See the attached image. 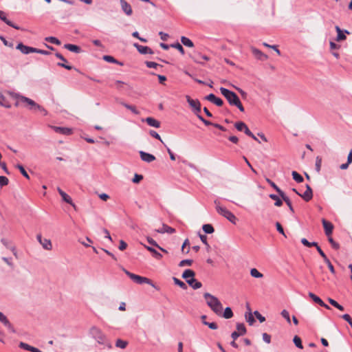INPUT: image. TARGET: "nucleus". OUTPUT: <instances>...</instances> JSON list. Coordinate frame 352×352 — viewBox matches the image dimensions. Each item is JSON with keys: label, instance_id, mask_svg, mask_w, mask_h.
I'll use <instances>...</instances> for the list:
<instances>
[{"label": "nucleus", "instance_id": "nucleus-24", "mask_svg": "<svg viewBox=\"0 0 352 352\" xmlns=\"http://www.w3.org/2000/svg\"><path fill=\"white\" fill-rule=\"evenodd\" d=\"M19 346L21 349H23L24 350H27V351H29L31 352H43L41 350H39L38 349L32 346L29 345L28 344L23 342H21L19 343Z\"/></svg>", "mask_w": 352, "mask_h": 352}, {"label": "nucleus", "instance_id": "nucleus-46", "mask_svg": "<svg viewBox=\"0 0 352 352\" xmlns=\"http://www.w3.org/2000/svg\"><path fill=\"white\" fill-rule=\"evenodd\" d=\"M128 342L126 341L118 339L116 341V346L121 349H125L127 346Z\"/></svg>", "mask_w": 352, "mask_h": 352}, {"label": "nucleus", "instance_id": "nucleus-9", "mask_svg": "<svg viewBox=\"0 0 352 352\" xmlns=\"http://www.w3.org/2000/svg\"><path fill=\"white\" fill-rule=\"evenodd\" d=\"M36 238L45 250H51L52 249V244L50 239H42L40 234L37 235Z\"/></svg>", "mask_w": 352, "mask_h": 352}, {"label": "nucleus", "instance_id": "nucleus-52", "mask_svg": "<svg viewBox=\"0 0 352 352\" xmlns=\"http://www.w3.org/2000/svg\"><path fill=\"white\" fill-rule=\"evenodd\" d=\"M170 47L179 50L182 54H184V50L182 45L181 44H179V43L172 44V45H170Z\"/></svg>", "mask_w": 352, "mask_h": 352}, {"label": "nucleus", "instance_id": "nucleus-17", "mask_svg": "<svg viewBox=\"0 0 352 352\" xmlns=\"http://www.w3.org/2000/svg\"><path fill=\"white\" fill-rule=\"evenodd\" d=\"M335 29L338 33V35H337V37H336V41L338 42H340V41H344L346 38L345 34H344L346 33L347 34H349V32L348 30H344V32L340 29V28L339 26H336L335 27Z\"/></svg>", "mask_w": 352, "mask_h": 352}, {"label": "nucleus", "instance_id": "nucleus-43", "mask_svg": "<svg viewBox=\"0 0 352 352\" xmlns=\"http://www.w3.org/2000/svg\"><path fill=\"white\" fill-rule=\"evenodd\" d=\"M266 181L272 188H274L276 190V191L278 193L279 195L284 192L274 184V182H273L270 179H266Z\"/></svg>", "mask_w": 352, "mask_h": 352}, {"label": "nucleus", "instance_id": "nucleus-35", "mask_svg": "<svg viewBox=\"0 0 352 352\" xmlns=\"http://www.w3.org/2000/svg\"><path fill=\"white\" fill-rule=\"evenodd\" d=\"M181 42L182 43L183 45L189 47H192L194 46L193 43L186 36L181 37Z\"/></svg>", "mask_w": 352, "mask_h": 352}, {"label": "nucleus", "instance_id": "nucleus-39", "mask_svg": "<svg viewBox=\"0 0 352 352\" xmlns=\"http://www.w3.org/2000/svg\"><path fill=\"white\" fill-rule=\"evenodd\" d=\"M293 179L298 183H301L303 182L304 179L303 177L298 173L296 171H292V173Z\"/></svg>", "mask_w": 352, "mask_h": 352}, {"label": "nucleus", "instance_id": "nucleus-58", "mask_svg": "<svg viewBox=\"0 0 352 352\" xmlns=\"http://www.w3.org/2000/svg\"><path fill=\"white\" fill-rule=\"evenodd\" d=\"M322 159L320 157H317L316 160V169L318 172L320 171L321 167Z\"/></svg>", "mask_w": 352, "mask_h": 352}, {"label": "nucleus", "instance_id": "nucleus-14", "mask_svg": "<svg viewBox=\"0 0 352 352\" xmlns=\"http://www.w3.org/2000/svg\"><path fill=\"white\" fill-rule=\"evenodd\" d=\"M51 128L58 133L63 134V135H71L72 133V129L67 127H60V126H52Z\"/></svg>", "mask_w": 352, "mask_h": 352}, {"label": "nucleus", "instance_id": "nucleus-41", "mask_svg": "<svg viewBox=\"0 0 352 352\" xmlns=\"http://www.w3.org/2000/svg\"><path fill=\"white\" fill-rule=\"evenodd\" d=\"M234 126L236 129L239 131H245V129L248 127L247 125L243 122H236Z\"/></svg>", "mask_w": 352, "mask_h": 352}, {"label": "nucleus", "instance_id": "nucleus-28", "mask_svg": "<svg viewBox=\"0 0 352 352\" xmlns=\"http://www.w3.org/2000/svg\"><path fill=\"white\" fill-rule=\"evenodd\" d=\"M146 122L151 126H153L155 128H159L160 126V122L158 120H155V118L151 117L147 118L146 119Z\"/></svg>", "mask_w": 352, "mask_h": 352}, {"label": "nucleus", "instance_id": "nucleus-48", "mask_svg": "<svg viewBox=\"0 0 352 352\" xmlns=\"http://www.w3.org/2000/svg\"><path fill=\"white\" fill-rule=\"evenodd\" d=\"M45 41H48V42H50L53 44H56V45H60V41L56 38V37H54V36H49V37H46L45 38Z\"/></svg>", "mask_w": 352, "mask_h": 352}, {"label": "nucleus", "instance_id": "nucleus-10", "mask_svg": "<svg viewBox=\"0 0 352 352\" xmlns=\"http://www.w3.org/2000/svg\"><path fill=\"white\" fill-rule=\"evenodd\" d=\"M305 201H310L313 197L312 189L309 185H306V190L302 194H298Z\"/></svg>", "mask_w": 352, "mask_h": 352}, {"label": "nucleus", "instance_id": "nucleus-23", "mask_svg": "<svg viewBox=\"0 0 352 352\" xmlns=\"http://www.w3.org/2000/svg\"><path fill=\"white\" fill-rule=\"evenodd\" d=\"M56 56L59 58L63 63H58V65L62 67L65 68L67 70H71L72 69V66L66 65L65 63H67V60L63 56V55L60 53H56Z\"/></svg>", "mask_w": 352, "mask_h": 352}, {"label": "nucleus", "instance_id": "nucleus-64", "mask_svg": "<svg viewBox=\"0 0 352 352\" xmlns=\"http://www.w3.org/2000/svg\"><path fill=\"white\" fill-rule=\"evenodd\" d=\"M127 248V244L123 240L120 241L119 250L121 251L124 250Z\"/></svg>", "mask_w": 352, "mask_h": 352}, {"label": "nucleus", "instance_id": "nucleus-22", "mask_svg": "<svg viewBox=\"0 0 352 352\" xmlns=\"http://www.w3.org/2000/svg\"><path fill=\"white\" fill-rule=\"evenodd\" d=\"M57 190H58V193L60 194V195L61 196V197H62V199H63V200L64 201H65L67 204H71L74 207L75 206V205L72 202V198L67 194H66L59 187L57 188Z\"/></svg>", "mask_w": 352, "mask_h": 352}, {"label": "nucleus", "instance_id": "nucleus-29", "mask_svg": "<svg viewBox=\"0 0 352 352\" xmlns=\"http://www.w3.org/2000/svg\"><path fill=\"white\" fill-rule=\"evenodd\" d=\"M195 276V273L193 270L188 269L186 270L182 274V278L187 280H189L190 278H192Z\"/></svg>", "mask_w": 352, "mask_h": 352}, {"label": "nucleus", "instance_id": "nucleus-42", "mask_svg": "<svg viewBox=\"0 0 352 352\" xmlns=\"http://www.w3.org/2000/svg\"><path fill=\"white\" fill-rule=\"evenodd\" d=\"M173 281L175 285H178L182 289H187V285H186V283H184L183 281L180 280L179 279L175 278V277H173Z\"/></svg>", "mask_w": 352, "mask_h": 352}, {"label": "nucleus", "instance_id": "nucleus-5", "mask_svg": "<svg viewBox=\"0 0 352 352\" xmlns=\"http://www.w3.org/2000/svg\"><path fill=\"white\" fill-rule=\"evenodd\" d=\"M19 103H26L27 104L25 105L23 107L25 108H31V109H40V106L36 104L34 100L26 98L25 96H17V102L16 104Z\"/></svg>", "mask_w": 352, "mask_h": 352}, {"label": "nucleus", "instance_id": "nucleus-61", "mask_svg": "<svg viewBox=\"0 0 352 352\" xmlns=\"http://www.w3.org/2000/svg\"><path fill=\"white\" fill-rule=\"evenodd\" d=\"M327 264V266L330 270V272L333 274H336V271H335V269H334V267L333 265L331 264V261H329V259H328V261H324Z\"/></svg>", "mask_w": 352, "mask_h": 352}, {"label": "nucleus", "instance_id": "nucleus-8", "mask_svg": "<svg viewBox=\"0 0 352 352\" xmlns=\"http://www.w3.org/2000/svg\"><path fill=\"white\" fill-rule=\"evenodd\" d=\"M322 223L324 227L325 234L327 236L331 235L333 230V225L330 222L327 221L325 219H322Z\"/></svg>", "mask_w": 352, "mask_h": 352}, {"label": "nucleus", "instance_id": "nucleus-49", "mask_svg": "<svg viewBox=\"0 0 352 352\" xmlns=\"http://www.w3.org/2000/svg\"><path fill=\"white\" fill-rule=\"evenodd\" d=\"M301 243L306 247L310 248L312 246H317L316 242H309L306 239L303 238L301 239Z\"/></svg>", "mask_w": 352, "mask_h": 352}, {"label": "nucleus", "instance_id": "nucleus-16", "mask_svg": "<svg viewBox=\"0 0 352 352\" xmlns=\"http://www.w3.org/2000/svg\"><path fill=\"white\" fill-rule=\"evenodd\" d=\"M133 46L142 54H152L153 53V50L147 46H142L138 43H134Z\"/></svg>", "mask_w": 352, "mask_h": 352}, {"label": "nucleus", "instance_id": "nucleus-15", "mask_svg": "<svg viewBox=\"0 0 352 352\" xmlns=\"http://www.w3.org/2000/svg\"><path fill=\"white\" fill-rule=\"evenodd\" d=\"M140 158L142 161L150 163L155 160V157L150 153H146L144 151H140L139 152Z\"/></svg>", "mask_w": 352, "mask_h": 352}, {"label": "nucleus", "instance_id": "nucleus-53", "mask_svg": "<svg viewBox=\"0 0 352 352\" xmlns=\"http://www.w3.org/2000/svg\"><path fill=\"white\" fill-rule=\"evenodd\" d=\"M281 316L285 318L286 319V320L287 321L288 323H290L291 322V320H290V317H289V314L288 312V311H287L286 309H283L282 311H281Z\"/></svg>", "mask_w": 352, "mask_h": 352}, {"label": "nucleus", "instance_id": "nucleus-40", "mask_svg": "<svg viewBox=\"0 0 352 352\" xmlns=\"http://www.w3.org/2000/svg\"><path fill=\"white\" fill-rule=\"evenodd\" d=\"M236 329L237 332L239 333L241 335H244L246 333V328L243 323H238L236 324Z\"/></svg>", "mask_w": 352, "mask_h": 352}, {"label": "nucleus", "instance_id": "nucleus-4", "mask_svg": "<svg viewBox=\"0 0 352 352\" xmlns=\"http://www.w3.org/2000/svg\"><path fill=\"white\" fill-rule=\"evenodd\" d=\"M124 273L133 280L134 281L135 283H138V284H140V285H142V284H144V283H146V284H148L150 285H152L153 287H154V285L153 284L151 280H150L149 278H146V277H143V276H140L139 275H136L135 274H133L129 271H127L126 270L124 269L123 270Z\"/></svg>", "mask_w": 352, "mask_h": 352}, {"label": "nucleus", "instance_id": "nucleus-21", "mask_svg": "<svg viewBox=\"0 0 352 352\" xmlns=\"http://www.w3.org/2000/svg\"><path fill=\"white\" fill-rule=\"evenodd\" d=\"M0 322L7 327L10 331L14 332L12 325L10 324L6 316L1 312H0Z\"/></svg>", "mask_w": 352, "mask_h": 352}, {"label": "nucleus", "instance_id": "nucleus-60", "mask_svg": "<svg viewBox=\"0 0 352 352\" xmlns=\"http://www.w3.org/2000/svg\"><path fill=\"white\" fill-rule=\"evenodd\" d=\"M247 322L250 324H253V323L255 322V320L254 318V316L252 313H249L248 316H246Z\"/></svg>", "mask_w": 352, "mask_h": 352}, {"label": "nucleus", "instance_id": "nucleus-20", "mask_svg": "<svg viewBox=\"0 0 352 352\" xmlns=\"http://www.w3.org/2000/svg\"><path fill=\"white\" fill-rule=\"evenodd\" d=\"M187 102L193 110H201V104L198 100L192 99L189 96H186Z\"/></svg>", "mask_w": 352, "mask_h": 352}, {"label": "nucleus", "instance_id": "nucleus-37", "mask_svg": "<svg viewBox=\"0 0 352 352\" xmlns=\"http://www.w3.org/2000/svg\"><path fill=\"white\" fill-rule=\"evenodd\" d=\"M202 229L206 234H212L214 231V228L210 224H204Z\"/></svg>", "mask_w": 352, "mask_h": 352}, {"label": "nucleus", "instance_id": "nucleus-38", "mask_svg": "<svg viewBox=\"0 0 352 352\" xmlns=\"http://www.w3.org/2000/svg\"><path fill=\"white\" fill-rule=\"evenodd\" d=\"M328 301L329 302L333 305V307H336L337 309H338L340 311H343L344 310V307L343 306H342L341 305H340L337 301H336L335 300L331 298H328Z\"/></svg>", "mask_w": 352, "mask_h": 352}, {"label": "nucleus", "instance_id": "nucleus-27", "mask_svg": "<svg viewBox=\"0 0 352 352\" xmlns=\"http://www.w3.org/2000/svg\"><path fill=\"white\" fill-rule=\"evenodd\" d=\"M282 198V199L286 203V204L289 207V210L294 213V208L292 206V202H291V200L285 194V192L282 193L280 195Z\"/></svg>", "mask_w": 352, "mask_h": 352}, {"label": "nucleus", "instance_id": "nucleus-2", "mask_svg": "<svg viewBox=\"0 0 352 352\" xmlns=\"http://www.w3.org/2000/svg\"><path fill=\"white\" fill-rule=\"evenodd\" d=\"M220 91L231 105H235L239 110H244L239 97L234 92L223 87L220 88Z\"/></svg>", "mask_w": 352, "mask_h": 352}, {"label": "nucleus", "instance_id": "nucleus-18", "mask_svg": "<svg viewBox=\"0 0 352 352\" xmlns=\"http://www.w3.org/2000/svg\"><path fill=\"white\" fill-rule=\"evenodd\" d=\"M206 98L208 101L215 104L218 107H221L223 104V100L220 98H217V96H215V95H214L213 94H209L206 97Z\"/></svg>", "mask_w": 352, "mask_h": 352}, {"label": "nucleus", "instance_id": "nucleus-57", "mask_svg": "<svg viewBox=\"0 0 352 352\" xmlns=\"http://www.w3.org/2000/svg\"><path fill=\"white\" fill-rule=\"evenodd\" d=\"M204 324L208 326L211 329H217L218 328L215 322H204Z\"/></svg>", "mask_w": 352, "mask_h": 352}, {"label": "nucleus", "instance_id": "nucleus-3", "mask_svg": "<svg viewBox=\"0 0 352 352\" xmlns=\"http://www.w3.org/2000/svg\"><path fill=\"white\" fill-rule=\"evenodd\" d=\"M214 204L216 205V210L219 214L226 218L232 223L236 224L237 219L232 212L226 208L220 206L219 202L217 200L214 201Z\"/></svg>", "mask_w": 352, "mask_h": 352}, {"label": "nucleus", "instance_id": "nucleus-34", "mask_svg": "<svg viewBox=\"0 0 352 352\" xmlns=\"http://www.w3.org/2000/svg\"><path fill=\"white\" fill-rule=\"evenodd\" d=\"M269 197L275 201L274 205L276 206L280 207L283 205V201L278 197V195L274 194H270Z\"/></svg>", "mask_w": 352, "mask_h": 352}, {"label": "nucleus", "instance_id": "nucleus-62", "mask_svg": "<svg viewBox=\"0 0 352 352\" xmlns=\"http://www.w3.org/2000/svg\"><path fill=\"white\" fill-rule=\"evenodd\" d=\"M149 134L151 136L160 140L162 142V140L161 139L160 135L156 131L151 130L150 131Z\"/></svg>", "mask_w": 352, "mask_h": 352}, {"label": "nucleus", "instance_id": "nucleus-56", "mask_svg": "<svg viewBox=\"0 0 352 352\" xmlns=\"http://www.w3.org/2000/svg\"><path fill=\"white\" fill-rule=\"evenodd\" d=\"M254 315L260 321V322H263L264 321H265V318L258 311H255L254 312Z\"/></svg>", "mask_w": 352, "mask_h": 352}, {"label": "nucleus", "instance_id": "nucleus-44", "mask_svg": "<svg viewBox=\"0 0 352 352\" xmlns=\"http://www.w3.org/2000/svg\"><path fill=\"white\" fill-rule=\"evenodd\" d=\"M15 167L19 169L21 172V173L27 179H30L29 175L28 174L27 171L25 170L24 167L21 164H17L15 166Z\"/></svg>", "mask_w": 352, "mask_h": 352}, {"label": "nucleus", "instance_id": "nucleus-59", "mask_svg": "<svg viewBox=\"0 0 352 352\" xmlns=\"http://www.w3.org/2000/svg\"><path fill=\"white\" fill-rule=\"evenodd\" d=\"M142 179H143V176L142 175L135 174L134 177L133 179V182L138 184L141 180H142Z\"/></svg>", "mask_w": 352, "mask_h": 352}, {"label": "nucleus", "instance_id": "nucleus-55", "mask_svg": "<svg viewBox=\"0 0 352 352\" xmlns=\"http://www.w3.org/2000/svg\"><path fill=\"white\" fill-rule=\"evenodd\" d=\"M9 183L8 179L5 176H0V186H4L8 185Z\"/></svg>", "mask_w": 352, "mask_h": 352}, {"label": "nucleus", "instance_id": "nucleus-32", "mask_svg": "<svg viewBox=\"0 0 352 352\" xmlns=\"http://www.w3.org/2000/svg\"><path fill=\"white\" fill-rule=\"evenodd\" d=\"M221 316L223 317L226 319H230V318H232L233 312H232L231 308L226 307L224 311L223 312L222 311V314Z\"/></svg>", "mask_w": 352, "mask_h": 352}, {"label": "nucleus", "instance_id": "nucleus-54", "mask_svg": "<svg viewBox=\"0 0 352 352\" xmlns=\"http://www.w3.org/2000/svg\"><path fill=\"white\" fill-rule=\"evenodd\" d=\"M317 251L320 254V255L323 258L324 261H328V258L324 254V252L322 251V250L320 248V247L317 244V246H316Z\"/></svg>", "mask_w": 352, "mask_h": 352}, {"label": "nucleus", "instance_id": "nucleus-6", "mask_svg": "<svg viewBox=\"0 0 352 352\" xmlns=\"http://www.w3.org/2000/svg\"><path fill=\"white\" fill-rule=\"evenodd\" d=\"M91 333L95 338V339L100 344H103L105 341V336L102 333V331L97 327H93L91 329Z\"/></svg>", "mask_w": 352, "mask_h": 352}, {"label": "nucleus", "instance_id": "nucleus-63", "mask_svg": "<svg viewBox=\"0 0 352 352\" xmlns=\"http://www.w3.org/2000/svg\"><path fill=\"white\" fill-rule=\"evenodd\" d=\"M145 64L149 68H156L159 65L157 63L152 61H146Z\"/></svg>", "mask_w": 352, "mask_h": 352}, {"label": "nucleus", "instance_id": "nucleus-33", "mask_svg": "<svg viewBox=\"0 0 352 352\" xmlns=\"http://www.w3.org/2000/svg\"><path fill=\"white\" fill-rule=\"evenodd\" d=\"M252 53L259 59H266L267 56L256 48H252Z\"/></svg>", "mask_w": 352, "mask_h": 352}, {"label": "nucleus", "instance_id": "nucleus-11", "mask_svg": "<svg viewBox=\"0 0 352 352\" xmlns=\"http://www.w3.org/2000/svg\"><path fill=\"white\" fill-rule=\"evenodd\" d=\"M17 50H20L24 54H28L30 53H34L35 48L32 47H29L23 45L22 43H20L17 45Z\"/></svg>", "mask_w": 352, "mask_h": 352}, {"label": "nucleus", "instance_id": "nucleus-31", "mask_svg": "<svg viewBox=\"0 0 352 352\" xmlns=\"http://www.w3.org/2000/svg\"><path fill=\"white\" fill-rule=\"evenodd\" d=\"M144 248L148 250L150 252H151L153 254V256L160 260L162 258V255L158 252L156 250H155L154 248L150 247V246H147L146 245H144Z\"/></svg>", "mask_w": 352, "mask_h": 352}, {"label": "nucleus", "instance_id": "nucleus-12", "mask_svg": "<svg viewBox=\"0 0 352 352\" xmlns=\"http://www.w3.org/2000/svg\"><path fill=\"white\" fill-rule=\"evenodd\" d=\"M309 296L313 300V301L317 304H318L319 305H320L321 307H323L327 309H330V307L329 305H327V304H325L320 297H318V296H316V294H314V293L312 292H309L308 294Z\"/></svg>", "mask_w": 352, "mask_h": 352}, {"label": "nucleus", "instance_id": "nucleus-45", "mask_svg": "<svg viewBox=\"0 0 352 352\" xmlns=\"http://www.w3.org/2000/svg\"><path fill=\"white\" fill-rule=\"evenodd\" d=\"M293 341H294V343L295 344V345L296 346V347H298L299 349L303 348L302 344V340L300 337H298V336H295Z\"/></svg>", "mask_w": 352, "mask_h": 352}, {"label": "nucleus", "instance_id": "nucleus-36", "mask_svg": "<svg viewBox=\"0 0 352 352\" xmlns=\"http://www.w3.org/2000/svg\"><path fill=\"white\" fill-rule=\"evenodd\" d=\"M250 275L252 277L261 278L263 277V274L259 272L256 268H252L250 270Z\"/></svg>", "mask_w": 352, "mask_h": 352}, {"label": "nucleus", "instance_id": "nucleus-47", "mask_svg": "<svg viewBox=\"0 0 352 352\" xmlns=\"http://www.w3.org/2000/svg\"><path fill=\"white\" fill-rule=\"evenodd\" d=\"M103 59L109 63H118L120 65H122V63H119L118 60H116L113 56H108V55H106V56H103Z\"/></svg>", "mask_w": 352, "mask_h": 352}, {"label": "nucleus", "instance_id": "nucleus-1", "mask_svg": "<svg viewBox=\"0 0 352 352\" xmlns=\"http://www.w3.org/2000/svg\"><path fill=\"white\" fill-rule=\"evenodd\" d=\"M204 297L211 310L217 316H221L223 306L220 300L216 296L207 292L204 294Z\"/></svg>", "mask_w": 352, "mask_h": 352}, {"label": "nucleus", "instance_id": "nucleus-30", "mask_svg": "<svg viewBox=\"0 0 352 352\" xmlns=\"http://www.w3.org/2000/svg\"><path fill=\"white\" fill-rule=\"evenodd\" d=\"M64 47L75 53H80L81 52V49L78 46L73 44H65Z\"/></svg>", "mask_w": 352, "mask_h": 352}, {"label": "nucleus", "instance_id": "nucleus-19", "mask_svg": "<svg viewBox=\"0 0 352 352\" xmlns=\"http://www.w3.org/2000/svg\"><path fill=\"white\" fill-rule=\"evenodd\" d=\"M0 19L5 22L8 25L12 27L14 29L20 30L21 28L18 26L14 25L12 21L8 20L6 17V14L0 10Z\"/></svg>", "mask_w": 352, "mask_h": 352}, {"label": "nucleus", "instance_id": "nucleus-7", "mask_svg": "<svg viewBox=\"0 0 352 352\" xmlns=\"http://www.w3.org/2000/svg\"><path fill=\"white\" fill-rule=\"evenodd\" d=\"M201 111H195V114L197 115V116L207 126L208 125H212L219 129H220L221 131H226V129L225 127H223V126L217 124V123H213V122H211L210 121H208L206 120H205L200 114Z\"/></svg>", "mask_w": 352, "mask_h": 352}, {"label": "nucleus", "instance_id": "nucleus-50", "mask_svg": "<svg viewBox=\"0 0 352 352\" xmlns=\"http://www.w3.org/2000/svg\"><path fill=\"white\" fill-rule=\"evenodd\" d=\"M328 241L333 249L338 250L340 248V245L331 236H328Z\"/></svg>", "mask_w": 352, "mask_h": 352}, {"label": "nucleus", "instance_id": "nucleus-26", "mask_svg": "<svg viewBox=\"0 0 352 352\" xmlns=\"http://www.w3.org/2000/svg\"><path fill=\"white\" fill-rule=\"evenodd\" d=\"M187 283L192 287L194 289H197L201 287L202 284L201 282L197 280L194 277L192 278H190L187 280Z\"/></svg>", "mask_w": 352, "mask_h": 352}, {"label": "nucleus", "instance_id": "nucleus-13", "mask_svg": "<svg viewBox=\"0 0 352 352\" xmlns=\"http://www.w3.org/2000/svg\"><path fill=\"white\" fill-rule=\"evenodd\" d=\"M120 6L122 10L125 13V14L127 16H131L132 14V8L125 0H120Z\"/></svg>", "mask_w": 352, "mask_h": 352}, {"label": "nucleus", "instance_id": "nucleus-51", "mask_svg": "<svg viewBox=\"0 0 352 352\" xmlns=\"http://www.w3.org/2000/svg\"><path fill=\"white\" fill-rule=\"evenodd\" d=\"M193 261L191 259H185L180 261L179 263V267H184L186 265L190 266L192 265Z\"/></svg>", "mask_w": 352, "mask_h": 352}, {"label": "nucleus", "instance_id": "nucleus-25", "mask_svg": "<svg viewBox=\"0 0 352 352\" xmlns=\"http://www.w3.org/2000/svg\"><path fill=\"white\" fill-rule=\"evenodd\" d=\"M156 232L158 233L164 234V233H168V234H173L175 232V230L166 224H163L162 227L160 229L156 230Z\"/></svg>", "mask_w": 352, "mask_h": 352}]
</instances>
